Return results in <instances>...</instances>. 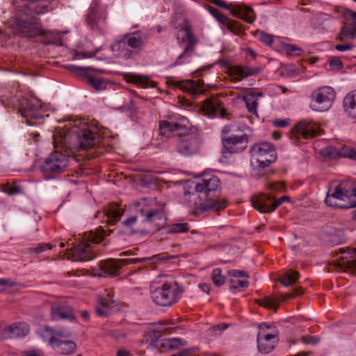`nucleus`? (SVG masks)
I'll list each match as a JSON object with an SVG mask.
<instances>
[{"instance_id":"47","label":"nucleus","mask_w":356,"mask_h":356,"mask_svg":"<svg viewBox=\"0 0 356 356\" xmlns=\"http://www.w3.org/2000/svg\"><path fill=\"white\" fill-rule=\"evenodd\" d=\"M260 305L267 308H275V310L277 307V300L272 296H268L260 300Z\"/></svg>"},{"instance_id":"32","label":"nucleus","mask_w":356,"mask_h":356,"mask_svg":"<svg viewBox=\"0 0 356 356\" xmlns=\"http://www.w3.org/2000/svg\"><path fill=\"white\" fill-rule=\"evenodd\" d=\"M124 228L129 234L142 232L144 227L142 222H139L138 218L136 216H131L122 222Z\"/></svg>"},{"instance_id":"7","label":"nucleus","mask_w":356,"mask_h":356,"mask_svg":"<svg viewBox=\"0 0 356 356\" xmlns=\"http://www.w3.org/2000/svg\"><path fill=\"white\" fill-rule=\"evenodd\" d=\"M139 211L144 217V221L151 222L158 226L165 220L163 213L164 203L158 202L157 199L143 198L138 203Z\"/></svg>"},{"instance_id":"50","label":"nucleus","mask_w":356,"mask_h":356,"mask_svg":"<svg viewBox=\"0 0 356 356\" xmlns=\"http://www.w3.org/2000/svg\"><path fill=\"white\" fill-rule=\"evenodd\" d=\"M258 35L259 41L263 42L264 44H267L268 46L273 44V37L272 35L264 32H260Z\"/></svg>"},{"instance_id":"63","label":"nucleus","mask_w":356,"mask_h":356,"mask_svg":"<svg viewBox=\"0 0 356 356\" xmlns=\"http://www.w3.org/2000/svg\"><path fill=\"white\" fill-rule=\"evenodd\" d=\"M268 188L272 191H280L282 188V186L280 184L270 183Z\"/></svg>"},{"instance_id":"13","label":"nucleus","mask_w":356,"mask_h":356,"mask_svg":"<svg viewBox=\"0 0 356 356\" xmlns=\"http://www.w3.org/2000/svg\"><path fill=\"white\" fill-rule=\"evenodd\" d=\"M106 8L94 1L89 8L86 22L92 30L103 32L106 28Z\"/></svg>"},{"instance_id":"57","label":"nucleus","mask_w":356,"mask_h":356,"mask_svg":"<svg viewBox=\"0 0 356 356\" xmlns=\"http://www.w3.org/2000/svg\"><path fill=\"white\" fill-rule=\"evenodd\" d=\"M302 293V289L300 288V289L296 288V289H294L293 290V292L291 293H287L282 294V300H286L287 299L291 298L293 296L301 294Z\"/></svg>"},{"instance_id":"14","label":"nucleus","mask_w":356,"mask_h":356,"mask_svg":"<svg viewBox=\"0 0 356 356\" xmlns=\"http://www.w3.org/2000/svg\"><path fill=\"white\" fill-rule=\"evenodd\" d=\"M289 196H282L275 200L271 194H261L252 198V207L261 213H271L275 211L284 201H289Z\"/></svg>"},{"instance_id":"36","label":"nucleus","mask_w":356,"mask_h":356,"mask_svg":"<svg viewBox=\"0 0 356 356\" xmlns=\"http://www.w3.org/2000/svg\"><path fill=\"white\" fill-rule=\"evenodd\" d=\"M356 37V28L353 25H343L340 31L337 40L343 41L346 39H353Z\"/></svg>"},{"instance_id":"10","label":"nucleus","mask_w":356,"mask_h":356,"mask_svg":"<svg viewBox=\"0 0 356 356\" xmlns=\"http://www.w3.org/2000/svg\"><path fill=\"white\" fill-rule=\"evenodd\" d=\"M177 39L179 44L186 43V45L184 47V51L177 57L172 66L180 65L189 62L197 43V39L192 33L190 27L187 25L177 31Z\"/></svg>"},{"instance_id":"27","label":"nucleus","mask_w":356,"mask_h":356,"mask_svg":"<svg viewBox=\"0 0 356 356\" xmlns=\"http://www.w3.org/2000/svg\"><path fill=\"white\" fill-rule=\"evenodd\" d=\"M112 51L117 56L125 59L130 58L133 55V50L126 44L122 38L120 40L116 41L111 46Z\"/></svg>"},{"instance_id":"38","label":"nucleus","mask_w":356,"mask_h":356,"mask_svg":"<svg viewBox=\"0 0 356 356\" xmlns=\"http://www.w3.org/2000/svg\"><path fill=\"white\" fill-rule=\"evenodd\" d=\"M233 70L234 73L241 79L257 74L260 71L257 67L252 68L248 66H236Z\"/></svg>"},{"instance_id":"8","label":"nucleus","mask_w":356,"mask_h":356,"mask_svg":"<svg viewBox=\"0 0 356 356\" xmlns=\"http://www.w3.org/2000/svg\"><path fill=\"white\" fill-rule=\"evenodd\" d=\"M236 128L232 125H227L222 129L223 133L229 135L222 138L223 153L235 154L243 151L248 144V136L240 131L234 134Z\"/></svg>"},{"instance_id":"29","label":"nucleus","mask_w":356,"mask_h":356,"mask_svg":"<svg viewBox=\"0 0 356 356\" xmlns=\"http://www.w3.org/2000/svg\"><path fill=\"white\" fill-rule=\"evenodd\" d=\"M123 209L119 205H108L104 209V213L107 217L108 223L113 225L118 222L123 213Z\"/></svg>"},{"instance_id":"9","label":"nucleus","mask_w":356,"mask_h":356,"mask_svg":"<svg viewBox=\"0 0 356 356\" xmlns=\"http://www.w3.org/2000/svg\"><path fill=\"white\" fill-rule=\"evenodd\" d=\"M336 93L330 86H322L314 90L310 96L309 107L316 112L327 111L334 100Z\"/></svg>"},{"instance_id":"39","label":"nucleus","mask_w":356,"mask_h":356,"mask_svg":"<svg viewBox=\"0 0 356 356\" xmlns=\"http://www.w3.org/2000/svg\"><path fill=\"white\" fill-rule=\"evenodd\" d=\"M243 100L248 111L252 114L257 115V99L254 93H249L244 96Z\"/></svg>"},{"instance_id":"40","label":"nucleus","mask_w":356,"mask_h":356,"mask_svg":"<svg viewBox=\"0 0 356 356\" xmlns=\"http://www.w3.org/2000/svg\"><path fill=\"white\" fill-rule=\"evenodd\" d=\"M249 285V282L245 279H238L236 277H231L229 280V289L234 292L241 291L245 288H247Z\"/></svg>"},{"instance_id":"46","label":"nucleus","mask_w":356,"mask_h":356,"mask_svg":"<svg viewBox=\"0 0 356 356\" xmlns=\"http://www.w3.org/2000/svg\"><path fill=\"white\" fill-rule=\"evenodd\" d=\"M189 230V225L187 222H180L172 225L168 228V233H182Z\"/></svg>"},{"instance_id":"44","label":"nucleus","mask_w":356,"mask_h":356,"mask_svg":"<svg viewBox=\"0 0 356 356\" xmlns=\"http://www.w3.org/2000/svg\"><path fill=\"white\" fill-rule=\"evenodd\" d=\"M325 233L329 236L330 240L332 242H339L343 238L342 231L334 227H330L326 228Z\"/></svg>"},{"instance_id":"4","label":"nucleus","mask_w":356,"mask_h":356,"mask_svg":"<svg viewBox=\"0 0 356 356\" xmlns=\"http://www.w3.org/2000/svg\"><path fill=\"white\" fill-rule=\"evenodd\" d=\"M169 259L168 256L165 254H158L150 257L143 258H131L123 259L120 258L118 259H110L101 261L100 268L102 273L101 276H113L118 274V271L123 266L129 264H136L138 263H144L146 261H151L152 263H161Z\"/></svg>"},{"instance_id":"18","label":"nucleus","mask_w":356,"mask_h":356,"mask_svg":"<svg viewBox=\"0 0 356 356\" xmlns=\"http://www.w3.org/2000/svg\"><path fill=\"white\" fill-rule=\"evenodd\" d=\"M318 133V125L309 120H301L292 129L293 135L298 139H308L317 136Z\"/></svg>"},{"instance_id":"6","label":"nucleus","mask_w":356,"mask_h":356,"mask_svg":"<svg viewBox=\"0 0 356 356\" xmlns=\"http://www.w3.org/2000/svg\"><path fill=\"white\" fill-rule=\"evenodd\" d=\"M102 236L93 232L86 234L83 240L72 250V255L74 260L88 261L95 258V250L90 243L97 244L102 241Z\"/></svg>"},{"instance_id":"34","label":"nucleus","mask_w":356,"mask_h":356,"mask_svg":"<svg viewBox=\"0 0 356 356\" xmlns=\"http://www.w3.org/2000/svg\"><path fill=\"white\" fill-rule=\"evenodd\" d=\"M172 328L167 327H161L159 330H153L149 331L146 335V340L150 343L156 346L157 341L161 339L163 334L171 333Z\"/></svg>"},{"instance_id":"61","label":"nucleus","mask_w":356,"mask_h":356,"mask_svg":"<svg viewBox=\"0 0 356 356\" xmlns=\"http://www.w3.org/2000/svg\"><path fill=\"white\" fill-rule=\"evenodd\" d=\"M13 282L8 279H0V292L6 289L7 287L11 286Z\"/></svg>"},{"instance_id":"51","label":"nucleus","mask_w":356,"mask_h":356,"mask_svg":"<svg viewBox=\"0 0 356 356\" xmlns=\"http://www.w3.org/2000/svg\"><path fill=\"white\" fill-rule=\"evenodd\" d=\"M159 350H169L170 349V338H163L157 341L155 346Z\"/></svg>"},{"instance_id":"43","label":"nucleus","mask_w":356,"mask_h":356,"mask_svg":"<svg viewBox=\"0 0 356 356\" xmlns=\"http://www.w3.org/2000/svg\"><path fill=\"white\" fill-rule=\"evenodd\" d=\"M337 154L340 157L355 159L356 158V147L343 145L338 149Z\"/></svg>"},{"instance_id":"42","label":"nucleus","mask_w":356,"mask_h":356,"mask_svg":"<svg viewBox=\"0 0 356 356\" xmlns=\"http://www.w3.org/2000/svg\"><path fill=\"white\" fill-rule=\"evenodd\" d=\"M170 121H174L177 127L183 131L188 129L189 122L186 118L179 114H172L168 117Z\"/></svg>"},{"instance_id":"59","label":"nucleus","mask_w":356,"mask_h":356,"mask_svg":"<svg viewBox=\"0 0 356 356\" xmlns=\"http://www.w3.org/2000/svg\"><path fill=\"white\" fill-rule=\"evenodd\" d=\"M344 207H346V205H344ZM347 207H349V208L356 207V188L350 192V203Z\"/></svg>"},{"instance_id":"21","label":"nucleus","mask_w":356,"mask_h":356,"mask_svg":"<svg viewBox=\"0 0 356 356\" xmlns=\"http://www.w3.org/2000/svg\"><path fill=\"white\" fill-rule=\"evenodd\" d=\"M210 13L222 25L235 35H240L243 33L242 25L238 22L230 19L216 8H211Z\"/></svg>"},{"instance_id":"16","label":"nucleus","mask_w":356,"mask_h":356,"mask_svg":"<svg viewBox=\"0 0 356 356\" xmlns=\"http://www.w3.org/2000/svg\"><path fill=\"white\" fill-rule=\"evenodd\" d=\"M325 202L330 207L348 209L349 207H344V205L347 206L350 203V191L344 190L343 184H341L333 191L330 190L327 192Z\"/></svg>"},{"instance_id":"48","label":"nucleus","mask_w":356,"mask_h":356,"mask_svg":"<svg viewBox=\"0 0 356 356\" xmlns=\"http://www.w3.org/2000/svg\"><path fill=\"white\" fill-rule=\"evenodd\" d=\"M187 345L186 341L179 338H170V349H179Z\"/></svg>"},{"instance_id":"54","label":"nucleus","mask_w":356,"mask_h":356,"mask_svg":"<svg viewBox=\"0 0 356 356\" xmlns=\"http://www.w3.org/2000/svg\"><path fill=\"white\" fill-rule=\"evenodd\" d=\"M97 54V51H75L74 55V59H81V58H91L95 56Z\"/></svg>"},{"instance_id":"1","label":"nucleus","mask_w":356,"mask_h":356,"mask_svg":"<svg viewBox=\"0 0 356 356\" xmlns=\"http://www.w3.org/2000/svg\"><path fill=\"white\" fill-rule=\"evenodd\" d=\"M65 129H57L53 135L54 152L45 158L40 170L47 179L64 172L74 150L86 149L100 144L104 133L92 124L79 121Z\"/></svg>"},{"instance_id":"60","label":"nucleus","mask_w":356,"mask_h":356,"mask_svg":"<svg viewBox=\"0 0 356 356\" xmlns=\"http://www.w3.org/2000/svg\"><path fill=\"white\" fill-rule=\"evenodd\" d=\"M227 327H228V325H227V324L222 323V324H219V325H216V326L213 327L211 329V333H213V334H218V332H222V331H224V330H225Z\"/></svg>"},{"instance_id":"35","label":"nucleus","mask_w":356,"mask_h":356,"mask_svg":"<svg viewBox=\"0 0 356 356\" xmlns=\"http://www.w3.org/2000/svg\"><path fill=\"white\" fill-rule=\"evenodd\" d=\"M159 133L161 136L167 137L170 136V134L175 131H182L179 127L174 123V121L161 120L159 122Z\"/></svg>"},{"instance_id":"23","label":"nucleus","mask_w":356,"mask_h":356,"mask_svg":"<svg viewBox=\"0 0 356 356\" xmlns=\"http://www.w3.org/2000/svg\"><path fill=\"white\" fill-rule=\"evenodd\" d=\"M123 38L126 41V44L131 49L140 51L142 49L147 42L146 34L141 31H137L125 35Z\"/></svg>"},{"instance_id":"45","label":"nucleus","mask_w":356,"mask_h":356,"mask_svg":"<svg viewBox=\"0 0 356 356\" xmlns=\"http://www.w3.org/2000/svg\"><path fill=\"white\" fill-rule=\"evenodd\" d=\"M211 279L213 284L217 286H220L225 282V277L222 276V270L220 268H215L213 270Z\"/></svg>"},{"instance_id":"37","label":"nucleus","mask_w":356,"mask_h":356,"mask_svg":"<svg viewBox=\"0 0 356 356\" xmlns=\"http://www.w3.org/2000/svg\"><path fill=\"white\" fill-rule=\"evenodd\" d=\"M129 81L136 84H138L141 88H154L155 83L152 81L148 77L142 75H131Z\"/></svg>"},{"instance_id":"30","label":"nucleus","mask_w":356,"mask_h":356,"mask_svg":"<svg viewBox=\"0 0 356 356\" xmlns=\"http://www.w3.org/2000/svg\"><path fill=\"white\" fill-rule=\"evenodd\" d=\"M175 86L181 90L193 95L199 94L202 91L201 83L193 80L177 81Z\"/></svg>"},{"instance_id":"15","label":"nucleus","mask_w":356,"mask_h":356,"mask_svg":"<svg viewBox=\"0 0 356 356\" xmlns=\"http://www.w3.org/2000/svg\"><path fill=\"white\" fill-rule=\"evenodd\" d=\"M212 2L220 7L228 9L234 17L243 19L245 22L252 24L255 20V15L252 8L244 5H227L225 1L222 0H212Z\"/></svg>"},{"instance_id":"41","label":"nucleus","mask_w":356,"mask_h":356,"mask_svg":"<svg viewBox=\"0 0 356 356\" xmlns=\"http://www.w3.org/2000/svg\"><path fill=\"white\" fill-rule=\"evenodd\" d=\"M299 278V273L297 271L290 270L286 272L280 279V282L288 286L293 283Z\"/></svg>"},{"instance_id":"24","label":"nucleus","mask_w":356,"mask_h":356,"mask_svg":"<svg viewBox=\"0 0 356 356\" xmlns=\"http://www.w3.org/2000/svg\"><path fill=\"white\" fill-rule=\"evenodd\" d=\"M29 332V326L27 323L21 322L14 323L3 330V334L5 338H17L23 337Z\"/></svg>"},{"instance_id":"5","label":"nucleus","mask_w":356,"mask_h":356,"mask_svg":"<svg viewBox=\"0 0 356 356\" xmlns=\"http://www.w3.org/2000/svg\"><path fill=\"white\" fill-rule=\"evenodd\" d=\"M250 161L257 168H264L276 160V152L272 143L261 142L250 149Z\"/></svg>"},{"instance_id":"49","label":"nucleus","mask_w":356,"mask_h":356,"mask_svg":"<svg viewBox=\"0 0 356 356\" xmlns=\"http://www.w3.org/2000/svg\"><path fill=\"white\" fill-rule=\"evenodd\" d=\"M228 275L231 277H236L238 279H245L247 280L248 278V274L245 270H229L228 271Z\"/></svg>"},{"instance_id":"20","label":"nucleus","mask_w":356,"mask_h":356,"mask_svg":"<svg viewBox=\"0 0 356 356\" xmlns=\"http://www.w3.org/2000/svg\"><path fill=\"white\" fill-rule=\"evenodd\" d=\"M202 111L209 118L218 115L224 118L226 113L225 108H222V102L217 98L206 99L202 105Z\"/></svg>"},{"instance_id":"58","label":"nucleus","mask_w":356,"mask_h":356,"mask_svg":"<svg viewBox=\"0 0 356 356\" xmlns=\"http://www.w3.org/2000/svg\"><path fill=\"white\" fill-rule=\"evenodd\" d=\"M343 15L346 19H351L356 24V13L347 9L343 11Z\"/></svg>"},{"instance_id":"52","label":"nucleus","mask_w":356,"mask_h":356,"mask_svg":"<svg viewBox=\"0 0 356 356\" xmlns=\"http://www.w3.org/2000/svg\"><path fill=\"white\" fill-rule=\"evenodd\" d=\"M285 52L290 56H299L301 54L302 50L293 44H286L284 47Z\"/></svg>"},{"instance_id":"25","label":"nucleus","mask_w":356,"mask_h":356,"mask_svg":"<svg viewBox=\"0 0 356 356\" xmlns=\"http://www.w3.org/2000/svg\"><path fill=\"white\" fill-rule=\"evenodd\" d=\"M113 303L112 295L106 293L98 297L97 304L96 307V313L99 316H107L111 313V305Z\"/></svg>"},{"instance_id":"3","label":"nucleus","mask_w":356,"mask_h":356,"mask_svg":"<svg viewBox=\"0 0 356 356\" xmlns=\"http://www.w3.org/2000/svg\"><path fill=\"white\" fill-rule=\"evenodd\" d=\"M220 184V179L216 176L209 174L204 175L197 180L195 184V191L204 195L207 198L204 202L201 204L202 209L219 211L227 207V202L224 200L208 197L209 193L216 191Z\"/></svg>"},{"instance_id":"26","label":"nucleus","mask_w":356,"mask_h":356,"mask_svg":"<svg viewBox=\"0 0 356 356\" xmlns=\"http://www.w3.org/2000/svg\"><path fill=\"white\" fill-rule=\"evenodd\" d=\"M53 349L61 354L69 355L74 353L76 345L71 341H56L51 338L50 345Z\"/></svg>"},{"instance_id":"12","label":"nucleus","mask_w":356,"mask_h":356,"mask_svg":"<svg viewBox=\"0 0 356 356\" xmlns=\"http://www.w3.org/2000/svg\"><path fill=\"white\" fill-rule=\"evenodd\" d=\"M18 111L31 126L37 124L38 120H41L44 114L42 106L38 101L26 98L19 101Z\"/></svg>"},{"instance_id":"62","label":"nucleus","mask_w":356,"mask_h":356,"mask_svg":"<svg viewBox=\"0 0 356 356\" xmlns=\"http://www.w3.org/2000/svg\"><path fill=\"white\" fill-rule=\"evenodd\" d=\"M330 67H335L337 69H341L343 67V63L339 58H332L330 60Z\"/></svg>"},{"instance_id":"55","label":"nucleus","mask_w":356,"mask_h":356,"mask_svg":"<svg viewBox=\"0 0 356 356\" xmlns=\"http://www.w3.org/2000/svg\"><path fill=\"white\" fill-rule=\"evenodd\" d=\"M353 47L354 45L351 42H348L345 44H338L335 45L334 49L338 51L344 52L352 50Z\"/></svg>"},{"instance_id":"33","label":"nucleus","mask_w":356,"mask_h":356,"mask_svg":"<svg viewBox=\"0 0 356 356\" xmlns=\"http://www.w3.org/2000/svg\"><path fill=\"white\" fill-rule=\"evenodd\" d=\"M86 83L96 90H105L108 84L106 79L99 76H86Z\"/></svg>"},{"instance_id":"56","label":"nucleus","mask_w":356,"mask_h":356,"mask_svg":"<svg viewBox=\"0 0 356 356\" xmlns=\"http://www.w3.org/2000/svg\"><path fill=\"white\" fill-rule=\"evenodd\" d=\"M302 341L305 344L315 345L319 341V340L316 337L303 336L302 337Z\"/></svg>"},{"instance_id":"53","label":"nucleus","mask_w":356,"mask_h":356,"mask_svg":"<svg viewBox=\"0 0 356 356\" xmlns=\"http://www.w3.org/2000/svg\"><path fill=\"white\" fill-rule=\"evenodd\" d=\"M51 249V245L49 243H43L39 245L36 248H32L29 249V252H35L37 254L41 253L42 252H44L47 250Z\"/></svg>"},{"instance_id":"19","label":"nucleus","mask_w":356,"mask_h":356,"mask_svg":"<svg viewBox=\"0 0 356 356\" xmlns=\"http://www.w3.org/2000/svg\"><path fill=\"white\" fill-rule=\"evenodd\" d=\"M200 143L194 136L188 135L181 139L178 145V151L180 154L189 156L197 152Z\"/></svg>"},{"instance_id":"11","label":"nucleus","mask_w":356,"mask_h":356,"mask_svg":"<svg viewBox=\"0 0 356 356\" xmlns=\"http://www.w3.org/2000/svg\"><path fill=\"white\" fill-rule=\"evenodd\" d=\"M333 260L334 268L337 271L356 275V250L348 248H340Z\"/></svg>"},{"instance_id":"2","label":"nucleus","mask_w":356,"mask_h":356,"mask_svg":"<svg viewBox=\"0 0 356 356\" xmlns=\"http://www.w3.org/2000/svg\"><path fill=\"white\" fill-rule=\"evenodd\" d=\"M161 279L158 286H151V298L157 305L171 306L180 299L183 290L173 277L165 275Z\"/></svg>"},{"instance_id":"22","label":"nucleus","mask_w":356,"mask_h":356,"mask_svg":"<svg viewBox=\"0 0 356 356\" xmlns=\"http://www.w3.org/2000/svg\"><path fill=\"white\" fill-rule=\"evenodd\" d=\"M51 317L54 320L75 319L73 310L70 306L65 303H54L51 306Z\"/></svg>"},{"instance_id":"31","label":"nucleus","mask_w":356,"mask_h":356,"mask_svg":"<svg viewBox=\"0 0 356 356\" xmlns=\"http://www.w3.org/2000/svg\"><path fill=\"white\" fill-rule=\"evenodd\" d=\"M343 108L349 116L356 118V90L345 96Z\"/></svg>"},{"instance_id":"28","label":"nucleus","mask_w":356,"mask_h":356,"mask_svg":"<svg viewBox=\"0 0 356 356\" xmlns=\"http://www.w3.org/2000/svg\"><path fill=\"white\" fill-rule=\"evenodd\" d=\"M70 332L67 331L62 330H55L50 327H44L41 332V337L44 341L48 342L49 345H50L51 338H54L56 341H62L58 337L67 338L70 337Z\"/></svg>"},{"instance_id":"64","label":"nucleus","mask_w":356,"mask_h":356,"mask_svg":"<svg viewBox=\"0 0 356 356\" xmlns=\"http://www.w3.org/2000/svg\"><path fill=\"white\" fill-rule=\"evenodd\" d=\"M316 17L321 21H326L331 19V16L325 13H319L316 16Z\"/></svg>"},{"instance_id":"17","label":"nucleus","mask_w":356,"mask_h":356,"mask_svg":"<svg viewBox=\"0 0 356 356\" xmlns=\"http://www.w3.org/2000/svg\"><path fill=\"white\" fill-rule=\"evenodd\" d=\"M269 325L261 324L259 326V331L257 334V348L261 353L267 354L270 353L275 346L277 341V336L272 333H266L265 329H268Z\"/></svg>"}]
</instances>
